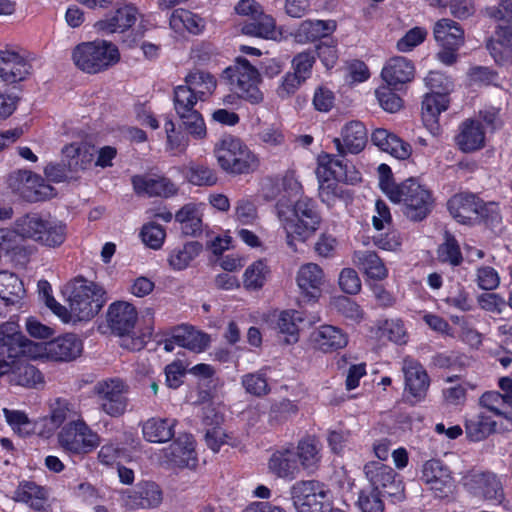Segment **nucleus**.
<instances>
[{
  "instance_id": "1",
  "label": "nucleus",
  "mask_w": 512,
  "mask_h": 512,
  "mask_svg": "<svg viewBox=\"0 0 512 512\" xmlns=\"http://www.w3.org/2000/svg\"><path fill=\"white\" fill-rule=\"evenodd\" d=\"M275 212L286 231L287 244L294 250L293 238L306 241L318 230L321 223L315 201L307 196L290 199L284 195L277 199Z\"/></svg>"
},
{
  "instance_id": "2",
  "label": "nucleus",
  "mask_w": 512,
  "mask_h": 512,
  "mask_svg": "<svg viewBox=\"0 0 512 512\" xmlns=\"http://www.w3.org/2000/svg\"><path fill=\"white\" fill-rule=\"evenodd\" d=\"M82 349V341L71 333L46 343H35L24 335L0 333V355H3L4 351L12 355L24 352L33 359L46 356L54 361H71L80 356Z\"/></svg>"
},
{
  "instance_id": "3",
  "label": "nucleus",
  "mask_w": 512,
  "mask_h": 512,
  "mask_svg": "<svg viewBox=\"0 0 512 512\" xmlns=\"http://www.w3.org/2000/svg\"><path fill=\"white\" fill-rule=\"evenodd\" d=\"M385 189L389 199L399 204L403 215L411 221L424 220L434 208L432 192L415 178L406 179L398 186L390 185Z\"/></svg>"
},
{
  "instance_id": "4",
  "label": "nucleus",
  "mask_w": 512,
  "mask_h": 512,
  "mask_svg": "<svg viewBox=\"0 0 512 512\" xmlns=\"http://www.w3.org/2000/svg\"><path fill=\"white\" fill-rule=\"evenodd\" d=\"M106 320L111 332L121 337V346L128 350L139 351L150 339L151 331L136 334L135 326L138 313L136 308L126 301H116L110 304Z\"/></svg>"
},
{
  "instance_id": "5",
  "label": "nucleus",
  "mask_w": 512,
  "mask_h": 512,
  "mask_svg": "<svg viewBox=\"0 0 512 512\" xmlns=\"http://www.w3.org/2000/svg\"><path fill=\"white\" fill-rule=\"evenodd\" d=\"M214 155L220 168L234 176L253 173L260 165L258 156L232 135L222 137L215 144Z\"/></svg>"
},
{
  "instance_id": "6",
  "label": "nucleus",
  "mask_w": 512,
  "mask_h": 512,
  "mask_svg": "<svg viewBox=\"0 0 512 512\" xmlns=\"http://www.w3.org/2000/svg\"><path fill=\"white\" fill-rule=\"evenodd\" d=\"M16 226L22 238L32 239L49 248L61 246L67 237L65 223L39 213L21 216L16 220Z\"/></svg>"
},
{
  "instance_id": "7",
  "label": "nucleus",
  "mask_w": 512,
  "mask_h": 512,
  "mask_svg": "<svg viewBox=\"0 0 512 512\" xmlns=\"http://www.w3.org/2000/svg\"><path fill=\"white\" fill-rule=\"evenodd\" d=\"M104 294L103 288L96 283L76 278L71 283L68 298L74 323L96 316L105 303Z\"/></svg>"
},
{
  "instance_id": "8",
  "label": "nucleus",
  "mask_w": 512,
  "mask_h": 512,
  "mask_svg": "<svg viewBox=\"0 0 512 512\" xmlns=\"http://www.w3.org/2000/svg\"><path fill=\"white\" fill-rule=\"evenodd\" d=\"M0 333L5 335H23L17 332L11 323L1 324ZM8 354L11 353L4 351V354L0 355V377L9 374L11 383L28 388L35 387L43 382L41 372L34 365L26 360H22V357L31 358L27 353L20 352L11 356Z\"/></svg>"
},
{
  "instance_id": "9",
  "label": "nucleus",
  "mask_w": 512,
  "mask_h": 512,
  "mask_svg": "<svg viewBox=\"0 0 512 512\" xmlns=\"http://www.w3.org/2000/svg\"><path fill=\"white\" fill-rule=\"evenodd\" d=\"M74 64L83 72L96 74L116 64L119 59L118 48L107 41L83 42L72 52Z\"/></svg>"
},
{
  "instance_id": "10",
  "label": "nucleus",
  "mask_w": 512,
  "mask_h": 512,
  "mask_svg": "<svg viewBox=\"0 0 512 512\" xmlns=\"http://www.w3.org/2000/svg\"><path fill=\"white\" fill-rule=\"evenodd\" d=\"M223 78L227 79L238 96L251 104H258L263 100V94L258 85L260 74L258 70L245 58H237L235 64L223 71Z\"/></svg>"
},
{
  "instance_id": "11",
  "label": "nucleus",
  "mask_w": 512,
  "mask_h": 512,
  "mask_svg": "<svg viewBox=\"0 0 512 512\" xmlns=\"http://www.w3.org/2000/svg\"><path fill=\"white\" fill-rule=\"evenodd\" d=\"M290 496L298 512H332L329 490L318 480L295 482L290 488Z\"/></svg>"
},
{
  "instance_id": "12",
  "label": "nucleus",
  "mask_w": 512,
  "mask_h": 512,
  "mask_svg": "<svg viewBox=\"0 0 512 512\" xmlns=\"http://www.w3.org/2000/svg\"><path fill=\"white\" fill-rule=\"evenodd\" d=\"M59 446L72 455H86L101 443L100 436L83 419L71 420L57 435Z\"/></svg>"
},
{
  "instance_id": "13",
  "label": "nucleus",
  "mask_w": 512,
  "mask_h": 512,
  "mask_svg": "<svg viewBox=\"0 0 512 512\" xmlns=\"http://www.w3.org/2000/svg\"><path fill=\"white\" fill-rule=\"evenodd\" d=\"M364 473L372 488L382 496L390 497L394 502L404 500L405 488L402 478L392 467L371 461L364 466Z\"/></svg>"
},
{
  "instance_id": "14",
  "label": "nucleus",
  "mask_w": 512,
  "mask_h": 512,
  "mask_svg": "<svg viewBox=\"0 0 512 512\" xmlns=\"http://www.w3.org/2000/svg\"><path fill=\"white\" fill-rule=\"evenodd\" d=\"M8 185L23 200L35 203L54 195V188L45 180L28 170H18L9 175Z\"/></svg>"
},
{
  "instance_id": "15",
  "label": "nucleus",
  "mask_w": 512,
  "mask_h": 512,
  "mask_svg": "<svg viewBox=\"0 0 512 512\" xmlns=\"http://www.w3.org/2000/svg\"><path fill=\"white\" fill-rule=\"evenodd\" d=\"M128 391V385L119 378L102 380L94 386L100 409L111 417H120L126 412Z\"/></svg>"
},
{
  "instance_id": "16",
  "label": "nucleus",
  "mask_w": 512,
  "mask_h": 512,
  "mask_svg": "<svg viewBox=\"0 0 512 512\" xmlns=\"http://www.w3.org/2000/svg\"><path fill=\"white\" fill-rule=\"evenodd\" d=\"M367 141V129L358 120L346 123L341 130V136L333 139L337 152L342 157L347 154L360 153L365 148Z\"/></svg>"
},
{
  "instance_id": "17",
  "label": "nucleus",
  "mask_w": 512,
  "mask_h": 512,
  "mask_svg": "<svg viewBox=\"0 0 512 512\" xmlns=\"http://www.w3.org/2000/svg\"><path fill=\"white\" fill-rule=\"evenodd\" d=\"M309 342L314 350L332 353L347 346L348 336L337 326L323 324L310 333Z\"/></svg>"
},
{
  "instance_id": "18",
  "label": "nucleus",
  "mask_w": 512,
  "mask_h": 512,
  "mask_svg": "<svg viewBox=\"0 0 512 512\" xmlns=\"http://www.w3.org/2000/svg\"><path fill=\"white\" fill-rule=\"evenodd\" d=\"M421 480L438 497L447 496L452 491L453 478L451 472L440 460L432 459L424 463Z\"/></svg>"
},
{
  "instance_id": "19",
  "label": "nucleus",
  "mask_w": 512,
  "mask_h": 512,
  "mask_svg": "<svg viewBox=\"0 0 512 512\" xmlns=\"http://www.w3.org/2000/svg\"><path fill=\"white\" fill-rule=\"evenodd\" d=\"M31 66L18 53L0 50V92L30 74Z\"/></svg>"
},
{
  "instance_id": "20",
  "label": "nucleus",
  "mask_w": 512,
  "mask_h": 512,
  "mask_svg": "<svg viewBox=\"0 0 512 512\" xmlns=\"http://www.w3.org/2000/svg\"><path fill=\"white\" fill-rule=\"evenodd\" d=\"M163 457L172 467H193L196 465V454L193 437L189 434H180L169 447L163 450Z\"/></svg>"
},
{
  "instance_id": "21",
  "label": "nucleus",
  "mask_w": 512,
  "mask_h": 512,
  "mask_svg": "<svg viewBox=\"0 0 512 512\" xmlns=\"http://www.w3.org/2000/svg\"><path fill=\"white\" fill-rule=\"evenodd\" d=\"M134 191L149 197H170L177 192L176 185L168 178L158 175H135L131 178Z\"/></svg>"
},
{
  "instance_id": "22",
  "label": "nucleus",
  "mask_w": 512,
  "mask_h": 512,
  "mask_svg": "<svg viewBox=\"0 0 512 512\" xmlns=\"http://www.w3.org/2000/svg\"><path fill=\"white\" fill-rule=\"evenodd\" d=\"M447 207L457 222L473 225L477 222V209L481 207L480 198L469 192L457 193L448 200Z\"/></svg>"
},
{
  "instance_id": "23",
  "label": "nucleus",
  "mask_w": 512,
  "mask_h": 512,
  "mask_svg": "<svg viewBox=\"0 0 512 512\" xmlns=\"http://www.w3.org/2000/svg\"><path fill=\"white\" fill-rule=\"evenodd\" d=\"M297 284L301 292L309 299L320 297L325 275L322 268L315 263H307L300 267L297 273Z\"/></svg>"
},
{
  "instance_id": "24",
  "label": "nucleus",
  "mask_w": 512,
  "mask_h": 512,
  "mask_svg": "<svg viewBox=\"0 0 512 512\" xmlns=\"http://www.w3.org/2000/svg\"><path fill=\"white\" fill-rule=\"evenodd\" d=\"M467 485L476 496L482 497L485 500L500 503L504 498L502 484L493 473L473 474Z\"/></svg>"
},
{
  "instance_id": "25",
  "label": "nucleus",
  "mask_w": 512,
  "mask_h": 512,
  "mask_svg": "<svg viewBox=\"0 0 512 512\" xmlns=\"http://www.w3.org/2000/svg\"><path fill=\"white\" fill-rule=\"evenodd\" d=\"M317 173L326 182L333 179L337 182L353 184L360 180L358 172L349 171L347 164L333 155L320 158Z\"/></svg>"
},
{
  "instance_id": "26",
  "label": "nucleus",
  "mask_w": 512,
  "mask_h": 512,
  "mask_svg": "<svg viewBox=\"0 0 512 512\" xmlns=\"http://www.w3.org/2000/svg\"><path fill=\"white\" fill-rule=\"evenodd\" d=\"M176 424L172 418L151 417L141 425L143 438L150 443H166L174 438Z\"/></svg>"
},
{
  "instance_id": "27",
  "label": "nucleus",
  "mask_w": 512,
  "mask_h": 512,
  "mask_svg": "<svg viewBox=\"0 0 512 512\" xmlns=\"http://www.w3.org/2000/svg\"><path fill=\"white\" fill-rule=\"evenodd\" d=\"M137 15L135 6L124 4L119 6L111 16L98 21L96 27L99 31L107 33L124 32L134 25Z\"/></svg>"
},
{
  "instance_id": "28",
  "label": "nucleus",
  "mask_w": 512,
  "mask_h": 512,
  "mask_svg": "<svg viewBox=\"0 0 512 512\" xmlns=\"http://www.w3.org/2000/svg\"><path fill=\"white\" fill-rule=\"evenodd\" d=\"M456 145L465 153L481 149L485 144V132L479 121L465 120L459 127V133L455 137Z\"/></svg>"
},
{
  "instance_id": "29",
  "label": "nucleus",
  "mask_w": 512,
  "mask_h": 512,
  "mask_svg": "<svg viewBox=\"0 0 512 512\" xmlns=\"http://www.w3.org/2000/svg\"><path fill=\"white\" fill-rule=\"evenodd\" d=\"M449 98L446 95L426 94L422 101V120L432 135L440 134L438 116L446 111L449 106Z\"/></svg>"
},
{
  "instance_id": "30",
  "label": "nucleus",
  "mask_w": 512,
  "mask_h": 512,
  "mask_svg": "<svg viewBox=\"0 0 512 512\" xmlns=\"http://www.w3.org/2000/svg\"><path fill=\"white\" fill-rule=\"evenodd\" d=\"M268 468L279 478L294 479L299 467L293 447L276 450L269 459Z\"/></svg>"
},
{
  "instance_id": "31",
  "label": "nucleus",
  "mask_w": 512,
  "mask_h": 512,
  "mask_svg": "<svg viewBox=\"0 0 512 512\" xmlns=\"http://www.w3.org/2000/svg\"><path fill=\"white\" fill-rule=\"evenodd\" d=\"M336 27L334 20H304L295 32V38L300 43L325 40L336 30Z\"/></svg>"
},
{
  "instance_id": "32",
  "label": "nucleus",
  "mask_w": 512,
  "mask_h": 512,
  "mask_svg": "<svg viewBox=\"0 0 512 512\" xmlns=\"http://www.w3.org/2000/svg\"><path fill=\"white\" fill-rule=\"evenodd\" d=\"M381 76L389 86L396 87L414 78V65L404 57H394L384 66Z\"/></svg>"
},
{
  "instance_id": "33",
  "label": "nucleus",
  "mask_w": 512,
  "mask_h": 512,
  "mask_svg": "<svg viewBox=\"0 0 512 512\" xmlns=\"http://www.w3.org/2000/svg\"><path fill=\"white\" fill-rule=\"evenodd\" d=\"M433 36L440 46L461 47L464 44L463 28L449 18H442L434 24Z\"/></svg>"
},
{
  "instance_id": "34",
  "label": "nucleus",
  "mask_w": 512,
  "mask_h": 512,
  "mask_svg": "<svg viewBox=\"0 0 512 512\" xmlns=\"http://www.w3.org/2000/svg\"><path fill=\"white\" fill-rule=\"evenodd\" d=\"M403 372L406 389L414 397H423L429 387V377L422 365L413 360H405Z\"/></svg>"
},
{
  "instance_id": "35",
  "label": "nucleus",
  "mask_w": 512,
  "mask_h": 512,
  "mask_svg": "<svg viewBox=\"0 0 512 512\" xmlns=\"http://www.w3.org/2000/svg\"><path fill=\"white\" fill-rule=\"evenodd\" d=\"M12 499L16 502L29 504L34 510L41 511L47 500V491L33 481H21L14 491Z\"/></svg>"
},
{
  "instance_id": "36",
  "label": "nucleus",
  "mask_w": 512,
  "mask_h": 512,
  "mask_svg": "<svg viewBox=\"0 0 512 512\" xmlns=\"http://www.w3.org/2000/svg\"><path fill=\"white\" fill-rule=\"evenodd\" d=\"M241 32L247 36L263 39H276L279 35L275 19L264 11L255 18L245 21L241 25Z\"/></svg>"
},
{
  "instance_id": "37",
  "label": "nucleus",
  "mask_w": 512,
  "mask_h": 512,
  "mask_svg": "<svg viewBox=\"0 0 512 512\" xmlns=\"http://www.w3.org/2000/svg\"><path fill=\"white\" fill-rule=\"evenodd\" d=\"M352 261L359 270L363 271L370 278L381 280L387 276V269L384 263L373 251H355Z\"/></svg>"
},
{
  "instance_id": "38",
  "label": "nucleus",
  "mask_w": 512,
  "mask_h": 512,
  "mask_svg": "<svg viewBox=\"0 0 512 512\" xmlns=\"http://www.w3.org/2000/svg\"><path fill=\"white\" fill-rule=\"evenodd\" d=\"M70 172L86 169L94 158L93 148L85 143H72L62 149Z\"/></svg>"
},
{
  "instance_id": "39",
  "label": "nucleus",
  "mask_w": 512,
  "mask_h": 512,
  "mask_svg": "<svg viewBox=\"0 0 512 512\" xmlns=\"http://www.w3.org/2000/svg\"><path fill=\"white\" fill-rule=\"evenodd\" d=\"M173 339L176 345L194 352H201L207 348L210 338L207 334L195 330L191 326L182 325L173 330Z\"/></svg>"
},
{
  "instance_id": "40",
  "label": "nucleus",
  "mask_w": 512,
  "mask_h": 512,
  "mask_svg": "<svg viewBox=\"0 0 512 512\" xmlns=\"http://www.w3.org/2000/svg\"><path fill=\"white\" fill-rule=\"evenodd\" d=\"M131 505L140 508L158 507L162 502V491L154 482H141L129 496Z\"/></svg>"
},
{
  "instance_id": "41",
  "label": "nucleus",
  "mask_w": 512,
  "mask_h": 512,
  "mask_svg": "<svg viewBox=\"0 0 512 512\" xmlns=\"http://www.w3.org/2000/svg\"><path fill=\"white\" fill-rule=\"evenodd\" d=\"M170 26L177 32L187 30L189 33L198 35L203 32L206 21L199 15L180 8L173 11L170 17Z\"/></svg>"
},
{
  "instance_id": "42",
  "label": "nucleus",
  "mask_w": 512,
  "mask_h": 512,
  "mask_svg": "<svg viewBox=\"0 0 512 512\" xmlns=\"http://www.w3.org/2000/svg\"><path fill=\"white\" fill-rule=\"evenodd\" d=\"M320 443L314 437H306L298 442L296 458L298 457L303 469L314 472L321 460Z\"/></svg>"
},
{
  "instance_id": "43",
  "label": "nucleus",
  "mask_w": 512,
  "mask_h": 512,
  "mask_svg": "<svg viewBox=\"0 0 512 512\" xmlns=\"http://www.w3.org/2000/svg\"><path fill=\"white\" fill-rule=\"evenodd\" d=\"M186 87L196 94L200 101H205L216 88L215 77L204 71H195L185 78Z\"/></svg>"
},
{
  "instance_id": "44",
  "label": "nucleus",
  "mask_w": 512,
  "mask_h": 512,
  "mask_svg": "<svg viewBox=\"0 0 512 512\" xmlns=\"http://www.w3.org/2000/svg\"><path fill=\"white\" fill-rule=\"evenodd\" d=\"M25 294L22 281L14 273L0 271V298L7 304L17 303Z\"/></svg>"
},
{
  "instance_id": "45",
  "label": "nucleus",
  "mask_w": 512,
  "mask_h": 512,
  "mask_svg": "<svg viewBox=\"0 0 512 512\" xmlns=\"http://www.w3.org/2000/svg\"><path fill=\"white\" fill-rule=\"evenodd\" d=\"M203 246L198 241L185 243L182 247L173 249L169 255V265L174 270H183L193 261L202 251Z\"/></svg>"
},
{
  "instance_id": "46",
  "label": "nucleus",
  "mask_w": 512,
  "mask_h": 512,
  "mask_svg": "<svg viewBox=\"0 0 512 512\" xmlns=\"http://www.w3.org/2000/svg\"><path fill=\"white\" fill-rule=\"evenodd\" d=\"M480 404L496 416L512 421V403L497 391H487L480 397Z\"/></svg>"
},
{
  "instance_id": "47",
  "label": "nucleus",
  "mask_w": 512,
  "mask_h": 512,
  "mask_svg": "<svg viewBox=\"0 0 512 512\" xmlns=\"http://www.w3.org/2000/svg\"><path fill=\"white\" fill-rule=\"evenodd\" d=\"M329 306L332 310L353 323H360L365 316L360 305L347 296L332 297Z\"/></svg>"
},
{
  "instance_id": "48",
  "label": "nucleus",
  "mask_w": 512,
  "mask_h": 512,
  "mask_svg": "<svg viewBox=\"0 0 512 512\" xmlns=\"http://www.w3.org/2000/svg\"><path fill=\"white\" fill-rule=\"evenodd\" d=\"M304 321L302 313L296 310L282 311L277 320V327L282 334L288 335L287 343L298 341L299 324Z\"/></svg>"
},
{
  "instance_id": "49",
  "label": "nucleus",
  "mask_w": 512,
  "mask_h": 512,
  "mask_svg": "<svg viewBox=\"0 0 512 512\" xmlns=\"http://www.w3.org/2000/svg\"><path fill=\"white\" fill-rule=\"evenodd\" d=\"M177 116L181 121L180 128L191 138L201 141L207 137L206 124L198 110Z\"/></svg>"
},
{
  "instance_id": "50",
  "label": "nucleus",
  "mask_w": 512,
  "mask_h": 512,
  "mask_svg": "<svg viewBox=\"0 0 512 512\" xmlns=\"http://www.w3.org/2000/svg\"><path fill=\"white\" fill-rule=\"evenodd\" d=\"M437 256L440 262L452 266H459L463 261L458 241L448 231L444 233V242L438 246Z\"/></svg>"
},
{
  "instance_id": "51",
  "label": "nucleus",
  "mask_w": 512,
  "mask_h": 512,
  "mask_svg": "<svg viewBox=\"0 0 512 512\" xmlns=\"http://www.w3.org/2000/svg\"><path fill=\"white\" fill-rule=\"evenodd\" d=\"M298 406L289 399H282L271 404L268 411V422L271 426H279L298 413Z\"/></svg>"
},
{
  "instance_id": "52",
  "label": "nucleus",
  "mask_w": 512,
  "mask_h": 512,
  "mask_svg": "<svg viewBox=\"0 0 512 512\" xmlns=\"http://www.w3.org/2000/svg\"><path fill=\"white\" fill-rule=\"evenodd\" d=\"M166 132V149L173 155H179L185 153L189 146V135L184 134L181 131H177L175 123L171 119H167L164 124Z\"/></svg>"
},
{
  "instance_id": "53",
  "label": "nucleus",
  "mask_w": 512,
  "mask_h": 512,
  "mask_svg": "<svg viewBox=\"0 0 512 512\" xmlns=\"http://www.w3.org/2000/svg\"><path fill=\"white\" fill-rule=\"evenodd\" d=\"M200 101L198 96L191 92L188 87L179 85L174 89L173 104L177 115L197 111L195 106Z\"/></svg>"
},
{
  "instance_id": "54",
  "label": "nucleus",
  "mask_w": 512,
  "mask_h": 512,
  "mask_svg": "<svg viewBox=\"0 0 512 512\" xmlns=\"http://www.w3.org/2000/svg\"><path fill=\"white\" fill-rule=\"evenodd\" d=\"M268 272V267L262 260L252 263L244 273V287L248 290L262 288Z\"/></svg>"
},
{
  "instance_id": "55",
  "label": "nucleus",
  "mask_w": 512,
  "mask_h": 512,
  "mask_svg": "<svg viewBox=\"0 0 512 512\" xmlns=\"http://www.w3.org/2000/svg\"><path fill=\"white\" fill-rule=\"evenodd\" d=\"M186 177L190 183L198 186H212L217 183L216 172L202 164H192L188 167Z\"/></svg>"
},
{
  "instance_id": "56",
  "label": "nucleus",
  "mask_w": 512,
  "mask_h": 512,
  "mask_svg": "<svg viewBox=\"0 0 512 512\" xmlns=\"http://www.w3.org/2000/svg\"><path fill=\"white\" fill-rule=\"evenodd\" d=\"M380 337H386L397 344L406 342V329L401 319H387L379 323Z\"/></svg>"
},
{
  "instance_id": "57",
  "label": "nucleus",
  "mask_w": 512,
  "mask_h": 512,
  "mask_svg": "<svg viewBox=\"0 0 512 512\" xmlns=\"http://www.w3.org/2000/svg\"><path fill=\"white\" fill-rule=\"evenodd\" d=\"M483 13L497 25L512 22V0H497L493 5L485 7Z\"/></svg>"
},
{
  "instance_id": "58",
  "label": "nucleus",
  "mask_w": 512,
  "mask_h": 512,
  "mask_svg": "<svg viewBox=\"0 0 512 512\" xmlns=\"http://www.w3.org/2000/svg\"><path fill=\"white\" fill-rule=\"evenodd\" d=\"M486 46L496 63L512 64V42L491 37Z\"/></svg>"
},
{
  "instance_id": "59",
  "label": "nucleus",
  "mask_w": 512,
  "mask_h": 512,
  "mask_svg": "<svg viewBox=\"0 0 512 512\" xmlns=\"http://www.w3.org/2000/svg\"><path fill=\"white\" fill-rule=\"evenodd\" d=\"M140 236L147 247L157 250L163 245L166 232L160 224L151 222L142 227Z\"/></svg>"
},
{
  "instance_id": "60",
  "label": "nucleus",
  "mask_w": 512,
  "mask_h": 512,
  "mask_svg": "<svg viewBox=\"0 0 512 512\" xmlns=\"http://www.w3.org/2000/svg\"><path fill=\"white\" fill-rule=\"evenodd\" d=\"M427 36L428 30L425 27L415 26L397 41L396 47L401 52H410L422 44Z\"/></svg>"
},
{
  "instance_id": "61",
  "label": "nucleus",
  "mask_w": 512,
  "mask_h": 512,
  "mask_svg": "<svg viewBox=\"0 0 512 512\" xmlns=\"http://www.w3.org/2000/svg\"><path fill=\"white\" fill-rule=\"evenodd\" d=\"M242 385L247 393L257 397L265 396L270 391L267 378L261 372L244 375L242 377Z\"/></svg>"
},
{
  "instance_id": "62",
  "label": "nucleus",
  "mask_w": 512,
  "mask_h": 512,
  "mask_svg": "<svg viewBox=\"0 0 512 512\" xmlns=\"http://www.w3.org/2000/svg\"><path fill=\"white\" fill-rule=\"evenodd\" d=\"M316 54L327 69L334 67L338 60L337 40L331 37L321 40L316 45Z\"/></svg>"
},
{
  "instance_id": "63",
  "label": "nucleus",
  "mask_w": 512,
  "mask_h": 512,
  "mask_svg": "<svg viewBox=\"0 0 512 512\" xmlns=\"http://www.w3.org/2000/svg\"><path fill=\"white\" fill-rule=\"evenodd\" d=\"M392 86H382L376 91L380 106L389 113H396L403 106V100L392 90Z\"/></svg>"
},
{
  "instance_id": "64",
  "label": "nucleus",
  "mask_w": 512,
  "mask_h": 512,
  "mask_svg": "<svg viewBox=\"0 0 512 512\" xmlns=\"http://www.w3.org/2000/svg\"><path fill=\"white\" fill-rule=\"evenodd\" d=\"M496 423L488 417L479 416L477 420L467 424L468 435L475 441H480L488 437L495 431Z\"/></svg>"
}]
</instances>
